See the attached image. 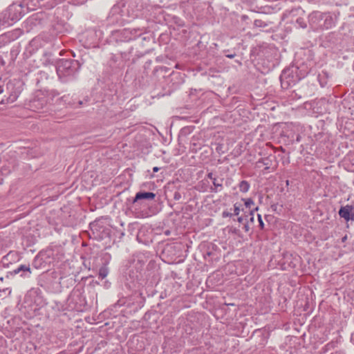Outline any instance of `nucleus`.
Returning <instances> with one entry per match:
<instances>
[{
  "mask_svg": "<svg viewBox=\"0 0 354 354\" xmlns=\"http://www.w3.org/2000/svg\"><path fill=\"white\" fill-rule=\"evenodd\" d=\"M19 19V16H17V15H16V16H15V17H12L11 19H12V21H15V20H18Z\"/></svg>",
  "mask_w": 354,
  "mask_h": 354,
  "instance_id": "obj_12",
  "label": "nucleus"
},
{
  "mask_svg": "<svg viewBox=\"0 0 354 354\" xmlns=\"http://www.w3.org/2000/svg\"><path fill=\"white\" fill-rule=\"evenodd\" d=\"M250 189V185L248 182L243 180L239 184V189L242 192H247Z\"/></svg>",
  "mask_w": 354,
  "mask_h": 354,
  "instance_id": "obj_5",
  "label": "nucleus"
},
{
  "mask_svg": "<svg viewBox=\"0 0 354 354\" xmlns=\"http://www.w3.org/2000/svg\"><path fill=\"white\" fill-rule=\"evenodd\" d=\"M109 274V270L106 267H102L99 270V277L104 279Z\"/></svg>",
  "mask_w": 354,
  "mask_h": 354,
  "instance_id": "obj_6",
  "label": "nucleus"
},
{
  "mask_svg": "<svg viewBox=\"0 0 354 354\" xmlns=\"http://www.w3.org/2000/svg\"><path fill=\"white\" fill-rule=\"evenodd\" d=\"M156 172L158 171V167H156Z\"/></svg>",
  "mask_w": 354,
  "mask_h": 354,
  "instance_id": "obj_17",
  "label": "nucleus"
},
{
  "mask_svg": "<svg viewBox=\"0 0 354 354\" xmlns=\"http://www.w3.org/2000/svg\"><path fill=\"white\" fill-rule=\"evenodd\" d=\"M245 209V216H240L238 217L239 223H243L250 220L252 223L254 222V211L257 210L255 207L254 201L251 198L242 199L241 202Z\"/></svg>",
  "mask_w": 354,
  "mask_h": 354,
  "instance_id": "obj_1",
  "label": "nucleus"
},
{
  "mask_svg": "<svg viewBox=\"0 0 354 354\" xmlns=\"http://www.w3.org/2000/svg\"><path fill=\"white\" fill-rule=\"evenodd\" d=\"M62 63L64 64V66L70 67L71 63H70L69 61H68V60H63Z\"/></svg>",
  "mask_w": 354,
  "mask_h": 354,
  "instance_id": "obj_11",
  "label": "nucleus"
},
{
  "mask_svg": "<svg viewBox=\"0 0 354 354\" xmlns=\"http://www.w3.org/2000/svg\"><path fill=\"white\" fill-rule=\"evenodd\" d=\"M213 184L215 185V186H221L220 184H217V182H216V179H214L213 180Z\"/></svg>",
  "mask_w": 354,
  "mask_h": 354,
  "instance_id": "obj_14",
  "label": "nucleus"
},
{
  "mask_svg": "<svg viewBox=\"0 0 354 354\" xmlns=\"http://www.w3.org/2000/svg\"><path fill=\"white\" fill-rule=\"evenodd\" d=\"M241 212H243V214L242 216H245V209L243 207V205L242 204V203L239 202V203H236L234 205V212H233V215H235V216H239L240 213Z\"/></svg>",
  "mask_w": 354,
  "mask_h": 354,
  "instance_id": "obj_4",
  "label": "nucleus"
},
{
  "mask_svg": "<svg viewBox=\"0 0 354 354\" xmlns=\"http://www.w3.org/2000/svg\"><path fill=\"white\" fill-rule=\"evenodd\" d=\"M339 215L346 221H354V206L346 205L339 210Z\"/></svg>",
  "mask_w": 354,
  "mask_h": 354,
  "instance_id": "obj_2",
  "label": "nucleus"
},
{
  "mask_svg": "<svg viewBox=\"0 0 354 354\" xmlns=\"http://www.w3.org/2000/svg\"><path fill=\"white\" fill-rule=\"evenodd\" d=\"M15 9V8H14V7H10L8 10H9V12H12Z\"/></svg>",
  "mask_w": 354,
  "mask_h": 354,
  "instance_id": "obj_15",
  "label": "nucleus"
},
{
  "mask_svg": "<svg viewBox=\"0 0 354 354\" xmlns=\"http://www.w3.org/2000/svg\"><path fill=\"white\" fill-rule=\"evenodd\" d=\"M243 229L245 230V232H248L250 230L249 224L248 223H245Z\"/></svg>",
  "mask_w": 354,
  "mask_h": 354,
  "instance_id": "obj_10",
  "label": "nucleus"
},
{
  "mask_svg": "<svg viewBox=\"0 0 354 354\" xmlns=\"http://www.w3.org/2000/svg\"><path fill=\"white\" fill-rule=\"evenodd\" d=\"M57 71H60V66H59V67H58Z\"/></svg>",
  "mask_w": 354,
  "mask_h": 354,
  "instance_id": "obj_16",
  "label": "nucleus"
},
{
  "mask_svg": "<svg viewBox=\"0 0 354 354\" xmlns=\"http://www.w3.org/2000/svg\"><path fill=\"white\" fill-rule=\"evenodd\" d=\"M257 216H258V221L259 223V226H260L261 229H263L264 227V223L263 222L261 216L260 214H257Z\"/></svg>",
  "mask_w": 354,
  "mask_h": 354,
  "instance_id": "obj_8",
  "label": "nucleus"
},
{
  "mask_svg": "<svg viewBox=\"0 0 354 354\" xmlns=\"http://www.w3.org/2000/svg\"><path fill=\"white\" fill-rule=\"evenodd\" d=\"M154 197L155 194L152 192H138L136 194L133 202L142 199L152 200Z\"/></svg>",
  "mask_w": 354,
  "mask_h": 354,
  "instance_id": "obj_3",
  "label": "nucleus"
},
{
  "mask_svg": "<svg viewBox=\"0 0 354 354\" xmlns=\"http://www.w3.org/2000/svg\"><path fill=\"white\" fill-rule=\"evenodd\" d=\"M208 177H209L210 179L213 180H214V178H213V174H212V173L208 174Z\"/></svg>",
  "mask_w": 354,
  "mask_h": 354,
  "instance_id": "obj_13",
  "label": "nucleus"
},
{
  "mask_svg": "<svg viewBox=\"0 0 354 354\" xmlns=\"http://www.w3.org/2000/svg\"><path fill=\"white\" fill-rule=\"evenodd\" d=\"M20 271H28L30 272V268L29 267H27L26 266H19L17 270H15V272L16 274L19 273Z\"/></svg>",
  "mask_w": 354,
  "mask_h": 354,
  "instance_id": "obj_7",
  "label": "nucleus"
},
{
  "mask_svg": "<svg viewBox=\"0 0 354 354\" xmlns=\"http://www.w3.org/2000/svg\"><path fill=\"white\" fill-rule=\"evenodd\" d=\"M232 215H233V214L230 213V212H226V211L223 212V216L225 217H225H228V216H232Z\"/></svg>",
  "mask_w": 354,
  "mask_h": 354,
  "instance_id": "obj_9",
  "label": "nucleus"
}]
</instances>
